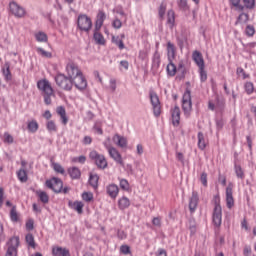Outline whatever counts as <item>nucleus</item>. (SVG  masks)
Masks as SVG:
<instances>
[{
	"label": "nucleus",
	"instance_id": "aec40b11",
	"mask_svg": "<svg viewBox=\"0 0 256 256\" xmlns=\"http://www.w3.org/2000/svg\"><path fill=\"white\" fill-rule=\"evenodd\" d=\"M52 255L53 256H71V253L67 248L54 246L52 247Z\"/></svg>",
	"mask_w": 256,
	"mask_h": 256
},
{
	"label": "nucleus",
	"instance_id": "a19ab883",
	"mask_svg": "<svg viewBox=\"0 0 256 256\" xmlns=\"http://www.w3.org/2000/svg\"><path fill=\"white\" fill-rule=\"evenodd\" d=\"M35 39L39 43H45L47 42V34H45L44 32H38L35 34Z\"/></svg>",
	"mask_w": 256,
	"mask_h": 256
},
{
	"label": "nucleus",
	"instance_id": "cd10ccee",
	"mask_svg": "<svg viewBox=\"0 0 256 256\" xmlns=\"http://www.w3.org/2000/svg\"><path fill=\"white\" fill-rule=\"evenodd\" d=\"M167 25L170 27V29L175 27V11L173 10H169L167 13Z\"/></svg>",
	"mask_w": 256,
	"mask_h": 256
},
{
	"label": "nucleus",
	"instance_id": "37998d69",
	"mask_svg": "<svg viewBox=\"0 0 256 256\" xmlns=\"http://www.w3.org/2000/svg\"><path fill=\"white\" fill-rule=\"evenodd\" d=\"M52 167L56 173H60V175H65V168L61 166L59 163H53Z\"/></svg>",
	"mask_w": 256,
	"mask_h": 256
},
{
	"label": "nucleus",
	"instance_id": "72a5a7b5",
	"mask_svg": "<svg viewBox=\"0 0 256 256\" xmlns=\"http://www.w3.org/2000/svg\"><path fill=\"white\" fill-rule=\"evenodd\" d=\"M36 195L37 197H39L40 201L44 204L49 203V195L47 194V192L43 191V190H38L36 191Z\"/></svg>",
	"mask_w": 256,
	"mask_h": 256
},
{
	"label": "nucleus",
	"instance_id": "09e8293b",
	"mask_svg": "<svg viewBox=\"0 0 256 256\" xmlns=\"http://www.w3.org/2000/svg\"><path fill=\"white\" fill-rule=\"evenodd\" d=\"M236 73L241 79H249V74L245 73V70L241 67L237 68Z\"/></svg>",
	"mask_w": 256,
	"mask_h": 256
},
{
	"label": "nucleus",
	"instance_id": "b1692460",
	"mask_svg": "<svg viewBox=\"0 0 256 256\" xmlns=\"http://www.w3.org/2000/svg\"><path fill=\"white\" fill-rule=\"evenodd\" d=\"M130 206L131 200H129V198H127L126 196L118 200V207L119 209H121V211H124V209H129Z\"/></svg>",
	"mask_w": 256,
	"mask_h": 256
},
{
	"label": "nucleus",
	"instance_id": "f3484780",
	"mask_svg": "<svg viewBox=\"0 0 256 256\" xmlns=\"http://www.w3.org/2000/svg\"><path fill=\"white\" fill-rule=\"evenodd\" d=\"M105 19H107V15L102 10H99L95 22L96 31H100V29L103 27V23H105Z\"/></svg>",
	"mask_w": 256,
	"mask_h": 256
},
{
	"label": "nucleus",
	"instance_id": "a211bd4d",
	"mask_svg": "<svg viewBox=\"0 0 256 256\" xmlns=\"http://www.w3.org/2000/svg\"><path fill=\"white\" fill-rule=\"evenodd\" d=\"M56 113L59 115L62 125H67L69 123V117H67V111L65 110V107L58 106L56 108Z\"/></svg>",
	"mask_w": 256,
	"mask_h": 256
},
{
	"label": "nucleus",
	"instance_id": "0eeeda50",
	"mask_svg": "<svg viewBox=\"0 0 256 256\" xmlns=\"http://www.w3.org/2000/svg\"><path fill=\"white\" fill-rule=\"evenodd\" d=\"M89 157L98 167V169H107V159L103 154H99L97 151L93 150L90 152Z\"/></svg>",
	"mask_w": 256,
	"mask_h": 256
},
{
	"label": "nucleus",
	"instance_id": "20e7f679",
	"mask_svg": "<svg viewBox=\"0 0 256 256\" xmlns=\"http://www.w3.org/2000/svg\"><path fill=\"white\" fill-rule=\"evenodd\" d=\"M46 187L48 189H52L54 193H69V188H63V181L59 178H51L50 180L46 181Z\"/></svg>",
	"mask_w": 256,
	"mask_h": 256
},
{
	"label": "nucleus",
	"instance_id": "4468645a",
	"mask_svg": "<svg viewBox=\"0 0 256 256\" xmlns=\"http://www.w3.org/2000/svg\"><path fill=\"white\" fill-rule=\"evenodd\" d=\"M192 59L194 63L197 65L198 69H203L205 67V60L203 59V54L199 51H194L192 53Z\"/></svg>",
	"mask_w": 256,
	"mask_h": 256
},
{
	"label": "nucleus",
	"instance_id": "e2e57ef3",
	"mask_svg": "<svg viewBox=\"0 0 256 256\" xmlns=\"http://www.w3.org/2000/svg\"><path fill=\"white\" fill-rule=\"evenodd\" d=\"M152 225L155 227H161V217H154L152 220Z\"/></svg>",
	"mask_w": 256,
	"mask_h": 256
},
{
	"label": "nucleus",
	"instance_id": "c03bdc74",
	"mask_svg": "<svg viewBox=\"0 0 256 256\" xmlns=\"http://www.w3.org/2000/svg\"><path fill=\"white\" fill-rule=\"evenodd\" d=\"M82 199L86 203H91V201H93V193H91V192H83L82 193Z\"/></svg>",
	"mask_w": 256,
	"mask_h": 256
},
{
	"label": "nucleus",
	"instance_id": "5fc2aeb1",
	"mask_svg": "<svg viewBox=\"0 0 256 256\" xmlns=\"http://www.w3.org/2000/svg\"><path fill=\"white\" fill-rule=\"evenodd\" d=\"M178 7L182 10V11H189V5H187V0H180L178 2Z\"/></svg>",
	"mask_w": 256,
	"mask_h": 256
},
{
	"label": "nucleus",
	"instance_id": "473e14b6",
	"mask_svg": "<svg viewBox=\"0 0 256 256\" xmlns=\"http://www.w3.org/2000/svg\"><path fill=\"white\" fill-rule=\"evenodd\" d=\"M68 173L71 179H79L81 177V170L77 167H71L68 169Z\"/></svg>",
	"mask_w": 256,
	"mask_h": 256
},
{
	"label": "nucleus",
	"instance_id": "9b49d317",
	"mask_svg": "<svg viewBox=\"0 0 256 256\" xmlns=\"http://www.w3.org/2000/svg\"><path fill=\"white\" fill-rule=\"evenodd\" d=\"M9 7H10V13H12L14 17H17V19H23V17H25L27 13L25 11V8H23L22 6H19V4H17L16 2H10Z\"/></svg>",
	"mask_w": 256,
	"mask_h": 256
},
{
	"label": "nucleus",
	"instance_id": "603ef678",
	"mask_svg": "<svg viewBox=\"0 0 256 256\" xmlns=\"http://www.w3.org/2000/svg\"><path fill=\"white\" fill-rule=\"evenodd\" d=\"M199 73L200 81H202V83H205V81H207V71H205V67L199 68Z\"/></svg>",
	"mask_w": 256,
	"mask_h": 256
},
{
	"label": "nucleus",
	"instance_id": "864d4df0",
	"mask_svg": "<svg viewBox=\"0 0 256 256\" xmlns=\"http://www.w3.org/2000/svg\"><path fill=\"white\" fill-rule=\"evenodd\" d=\"M153 63L156 65V67H159L161 65V55L159 52H155L153 56Z\"/></svg>",
	"mask_w": 256,
	"mask_h": 256
},
{
	"label": "nucleus",
	"instance_id": "79ce46f5",
	"mask_svg": "<svg viewBox=\"0 0 256 256\" xmlns=\"http://www.w3.org/2000/svg\"><path fill=\"white\" fill-rule=\"evenodd\" d=\"M244 89L247 93V95H251L253 91H255V86L253 85L252 82H246L244 85Z\"/></svg>",
	"mask_w": 256,
	"mask_h": 256
},
{
	"label": "nucleus",
	"instance_id": "774afa93",
	"mask_svg": "<svg viewBox=\"0 0 256 256\" xmlns=\"http://www.w3.org/2000/svg\"><path fill=\"white\" fill-rule=\"evenodd\" d=\"M243 253L245 256H251V246H245Z\"/></svg>",
	"mask_w": 256,
	"mask_h": 256
},
{
	"label": "nucleus",
	"instance_id": "f257e3e1",
	"mask_svg": "<svg viewBox=\"0 0 256 256\" xmlns=\"http://www.w3.org/2000/svg\"><path fill=\"white\" fill-rule=\"evenodd\" d=\"M66 73L73 80L76 89H79V91L87 89V79H85L83 72L76 63L69 62L66 65Z\"/></svg>",
	"mask_w": 256,
	"mask_h": 256
},
{
	"label": "nucleus",
	"instance_id": "c9c22d12",
	"mask_svg": "<svg viewBox=\"0 0 256 256\" xmlns=\"http://www.w3.org/2000/svg\"><path fill=\"white\" fill-rule=\"evenodd\" d=\"M89 184L94 189H97L99 187V176L97 174H90Z\"/></svg>",
	"mask_w": 256,
	"mask_h": 256
},
{
	"label": "nucleus",
	"instance_id": "2f4dec72",
	"mask_svg": "<svg viewBox=\"0 0 256 256\" xmlns=\"http://www.w3.org/2000/svg\"><path fill=\"white\" fill-rule=\"evenodd\" d=\"M25 241H26L28 247H31L32 249H35L37 247V243H35V236H33V234L28 233L25 236Z\"/></svg>",
	"mask_w": 256,
	"mask_h": 256
},
{
	"label": "nucleus",
	"instance_id": "5701e85b",
	"mask_svg": "<svg viewBox=\"0 0 256 256\" xmlns=\"http://www.w3.org/2000/svg\"><path fill=\"white\" fill-rule=\"evenodd\" d=\"M198 149H200V151H205L206 147H207V140L205 139V134H203V132H198Z\"/></svg>",
	"mask_w": 256,
	"mask_h": 256
},
{
	"label": "nucleus",
	"instance_id": "4c0bfd02",
	"mask_svg": "<svg viewBox=\"0 0 256 256\" xmlns=\"http://www.w3.org/2000/svg\"><path fill=\"white\" fill-rule=\"evenodd\" d=\"M17 177L19 179V181H21V183H27V171H25V169H20L17 172Z\"/></svg>",
	"mask_w": 256,
	"mask_h": 256
},
{
	"label": "nucleus",
	"instance_id": "dca6fc26",
	"mask_svg": "<svg viewBox=\"0 0 256 256\" xmlns=\"http://www.w3.org/2000/svg\"><path fill=\"white\" fill-rule=\"evenodd\" d=\"M108 153L110 157L116 161V163H119V165H123V158L121 157V153L117 150V148L109 147Z\"/></svg>",
	"mask_w": 256,
	"mask_h": 256
},
{
	"label": "nucleus",
	"instance_id": "9d476101",
	"mask_svg": "<svg viewBox=\"0 0 256 256\" xmlns=\"http://www.w3.org/2000/svg\"><path fill=\"white\" fill-rule=\"evenodd\" d=\"M235 185L233 182H229L228 186L226 187V207L228 209H233L235 207V198H233V189Z\"/></svg>",
	"mask_w": 256,
	"mask_h": 256
},
{
	"label": "nucleus",
	"instance_id": "8fccbe9b",
	"mask_svg": "<svg viewBox=\"0 0 256 256\" xmlns=\"http://www.w3.org/2000/svg\"><path fill=\"white\" fill-rule=\"evenodd\" d=\"M120 188L123 189V191H129V181H127V179H120Z\"/></svg>",
	"mask_w": 256,
	"mask_h": 256
},
{
	"label": "nucleus",
	"instance_id": "c85d7f7f",
	"mask_svg": "<svg viewBox=\"0 0 256 256\" xmlns=\"http://www.w3.org/2000/svg\"><path fill=\"white\" fill-rule=\"evenodd\" d=\"M27 129L30 133H37L39 131V123L37 120H31L27 124Z\"/></svg>",
	"mask_w": 256,
	"mask_h": 256
},
{
	"label": "nucleus",
	"instance_id": "ddd939ff",
	"mask_svg": "<svg viewBox=\"0 0 256 256\" xmlns=\"http://www.w3.org/2000/svg\"><path fill=\"white\" fill-rule=\"evenodd\" d=\"M172 124L174 127H179L181 121V109L179 106H175L171 109Z\"/></svg>",
	"mask_w": 256,
	"mask_h": 256
},
{
	"label": "nucleus",
	"instance_id": "2eb2a0df",
	"mask_svg": "<svg viewBox=\"0 0 256 256\" xmlns=\"http://www.w3.org/2000/svg\"><path fill=\"white\" fill-rule=\"evenodd\" d=\"M106 193L110 199H117V196L119 195V186L116 184H109L106 187Z\"/></svg>",
	"mask_w": 256,
	"mask_h": 256
},
{
	"label": "nucleus",
	"instance_id": "423d86ee",
	"mask_svg": "<svg viewBox=\"0 0 256 256\" xmlns=\"http://www.w3.org/2000/svg\"><path fill=\"white\" fill-rule=\"evenodd\" d=\"M56 85L60 87V89H63L64 91H71L73 89V80L69 78V76H65V74H58L55 77Z\"/></svg>",
	"mask_w": 256,
	"mask_h": 256
},
{
	"label": "nucleus",
	"instance_id": "39448f33",
	"mask_svg": "<svg viewBox=\"0 0 256 256\" xmlns=\"http://www.w3.org/2000/svg\"><path fill=\"white\" fill-rule=\"evenodd\" d=\"M77 27L79 31L89 33L93 27V21L87 14H80L77 18Z\"/></svg>",
	"mask_w": 256,
	"mask_h": 256
},
{
	"label": "nucleus",
	"instance_id": "3c124183",
	"mask_svg": "<svg viewBox=\"0 0 256 256\" xmlns=\"http://www.w3.org/2000/svg\"><path fill=\"white\" fill-rule=\"evenodd\" d=\"M120 253H122V255H131V247H129V245L120 246Z\"/></svg>",
	"mask_w": 256,
	"mask_h": 256
},
{
	"label": "nucleus",
	"instance_id": "de8ad7c7",
	"mask_svg": "<svg viewBox=\"0 0 256 256\" xmlns=\"http://www.w3.org/2000/svg\"><path fill=\"white\" fill-rule=\"evenodd\" d=\"M245 33L247 37H253V35H255V27L253 25H247Z\"/></svg>",
	"mask_w": 256,
	"mask_h": 256
},
{
	"label": "nucleus",
	"instance_id": "1a4fd4ad",
	"mask_svg": "<svg viewBox=\"0 0 256 256\" xmlns=\"http://www.w3.org/2000/svg\"><path fill=\"white\" fill-rule=\"evenodd\" d=\"M8 248L5 256H17V249L19 247V236L10 238L7 243Z\"/></svg>",
	"mask_w": 256,
	"mask_h": 256
},
{
	"label": "nucleus",
	"instance_id": "f03ea898",
	"mask_svg": "<svg viewBox=\"0 0 256 256\" xmlns=\"http://www.w3.org/2000/svg\"><path fill=\"white\" fill-rule=\"evenodd\" d=\"M37 89L42 93L45 105H51L53 102L51 97H55V89H53L50 81L46 78L40 79L37 82Z\"/></svg>",
	"mask_w": 256,
	"mask_h": 256
},
{
	"label": "nucleus",
	"instance_id": "7ed1b4c3",
	"mask_svg": "<svg viewBox=\"0 0 256 256\" xmlns=\"http://www.w3.org/2000/svg\"><path fill=\"white\" fill-rule=\"evenodd\" d=\"M222 221H223V208H221V200L217 198V200H215V205L212 213V223L214 227L219 229V227H221Z\"/></svg>",
	"mask_w": 256,
	"mask_h": 256
},
{
	"label": "nucleus",
	"instance_id": "49530a36",
	"mask_svg": "<svg viewBox=\"0 0 256 256\" xmlns=\"http://www.w3.org/2000/svg\"><path fill=\"white\" fill-rule=\"evenodd\" d=\"M244 9H255V0H242Z\"/></svg>",
	"mask_w": 256,
	"mask_h": 256
},
{
	"label": "nucleus",
	"instance_id": "338daca9",
	"mask_svg": "<svg viewBox=\"0 0 256 256\" xmlns=\"http://www.w3.org/2000/svg\"><path fill=\"white\" fill-rule=\"evenodd\" d=\"M42 117H44V119H47V121H51V117H53V114H51V111L46 110L43 113Z\"/></svg>",
	"mask_w": 256,
	"mask_h": 256
},
{
	"label": "nucleus",
	"instance_id": "58836bf2",
	"mask_svg": "<svg viewBox=\"0 0 256 256\" xmlns=\"http://www.w3.org/2000/svg\"><path fill=\"white\" fill-rule=\"evenodd\" d=\"M234 171L236 173V176L238 179H245V172L243 171V168L241 165H235Z\"/></svg>",
	"mask_w": 256,
	"mask_h": 256
},
{
	"label": "nucleus",
	"instance_id": "f8f14e48",
	"mask_svg": "<svg viewBox=\"0 0 256 256\" xmlns=\"http://www.w3.org/2000/svg\"><path fill=\"white\" fill-rule=\"evenodd\" d=\"M150 101L153 107V113L155 117H159L161 115V102L159 101V96H157V93H150Z\"/></svg>",
	"mask_w": 256,
	"mask_h": 256
},
{
	"label": "nucleus",
	"instance_id": "412c9836",
	"mask_svg": "<svg viewBox=\"0 0 256 256\" xmlns=\"http://www.w3.org/2000/svg\"><path fill=\"white\" fill-rule=\"evenodd\" d=\"M113 142L116 143V145H118V147H121L122 149H124V147H127V138L119 134L114 135Z\"/></svg>",
	"mask_w": 256,
	"mask_h": 256
},
{
	"label": "nucleus",
	"instance_id": "393cba45",
	"mask_svg": "<svg viewBox=\"0 0 256 256\" xmlns=\"http://www.w3.org/2000/svg\"><path fill=\"white\" fill-rule=\"evenodd\" d=\"M167 57L170 62L175 59V45L171 42L167 43Z\"/></svg>",
	"mask_w": 256,
	"mask_h": 256
},
{
	"label": "nucleus",
	"instance_id": "a878e982",
	"mask_svg": "<svg viewBox=\"0 0 256 256\" xmlns=\"http://www.w3.org/2000/svg\"><path fill=\"white\" fill-rule=\"evenodd\" d=\"M93 37L97 45H105L107 43V41L105 40V37L103 36V34H101V32H99V30H96L94 32Z\"/></svg>",
	"mask_w": 256,
	"mask_h": 256
},
{
	"label": "nucleus",
	"instance_id": "0e129e2a",
	"mask_svg": "<svg viewBox=\"0 0 256 256\" xmlns=\"http://www.w3.org/2000/svg\"><path fill=\"white\" fill-rule=\"evenodd\" d=\"M200 181L204 187H207V173L203 172L201 174Z\"/></svg>",
	"mask_w": 256,
	"mask_h": 256
},
{
	"label": "nucleus",
	"instance_id": "680f3d73",
	"mask_svg": "<svg viewBox=\"0 0 256 256\" xmlns=\"http://www.w3.org/2000/svg\"><path fill=\"white\" fill-rule=\"evenodd\" d=\"M117 237H118V239L123 241V239H127V233L123 230H118Z\"/></svg>",
	"mask_w": 256,
	"mask_h": 256
},
{
	"label": "nucleus",
	"instance_id": "ea45409f",
	"mask_svg": "<svg viewBox=\"0 0 256 256\" xmlns=\"http://www.w3.org/2000/svg\"><path fill=\"white\" fill-rule=\"evenodd\" d=\"M38 55H40L41 57H45L46 59H51V57H53V54L49 51H46L43 48H37L36 49Z\"/></svg>",
	"mask_w": 256,
	"mask_h": 256
},
{
	"label": "nucleus",
	"instance_id": "bb28decb",
	"mask_svg": "<svg viewBox=\"0 0 256 256\" xmlns=\"http://www.w3.org/2000/svg\"><path fill=\"white\" fill-rule=\"evenodd\" d=\"M166 71L169 77H175V75H177V66L173 64V61H169Z\"/></svg>",
	"mask_w": 256,
	"mask_h": 256
},
{
	"label": "nucleus",
	"instance_id": "e433bc0d",
	"mask_svg": "<svg viewBox=\"0 0 256 256\" xmlns=\"http://www.w3.org/2000/svg\"><path fill=\"white\" fill-rule=\"evenodd\" d=\"M230 5L235 7L236 11H245V6L241 5V0H229Z\"/></svg>",
	"mask_w": 256,
	"mask_h": 256
},
{
	"label": "nucleus",
	"instance_id": "69168bd1",
	"mask_svg": "<svg viewBox=\"0 0 256 256\" xmlns=\"http://www.w3.org/2000/svg\"><path fill=\"white\" fill-rule=\"evenodd\" d=\"M26 229H27V231H33V229H34V222H33V220H28L26 222Z\"/></svg>",
	"mask_w": 256,
	"mask_h": 256
},
{
	"label": "nucleus",
	"instance_id": "a18cd8bd",
	"mask_svg": "<svg viewBox=\"0 0 256 256\" xmlns=\"http://www.w3.org/2000/svg\"><path fill=\"white\" fill-rule=\"evenodd\" d=\"M10 219L14 223H17V221H19V215L17 214V210L15 209V207H13L10 211Z\"/></svg>",
	"mask_w": 256,
	"mask_h": 256
},
{
	"label": "nucleus",
	"instance_id": "13d9d810",
	"mask_svg": "<svg viewBox=\"0 0 256 256\" xmlns=\"http://www.w3.org/2000/svg\"><path fill=\"white\" fill-rule=\"evenodd\" d=\"M112 27H114V29H121V27H123V23L121 22V20L119 19H115L113 22H112Z\"/></svg>",
	"mask_w": 256,
	"mask_h": 256
},
{
	"label": "nucleus",
	"instance_id": "6e6552de",
	"mask_svg": "<svg viewBox=\"0 0 256 256\" xmlns=\"http://www.w3.org/2000/svg\"><path fill=\"white\" fill-rule=\"evenodd\" d=\"M182 109L186 117H189L193 110V103L191 102V92L187 90L182 97Z\"/></svg>",
	"mask_w": 256,
	"mask_h": 256
},
{
	"label": "nucleus",
	"instance_id": "7c9ffc66",
	"mask_svg": "<svg viewBox=\"0 0 256 256\" xmlns=\"http://www.w3.org/2000/svg\"><path fill=\"white\" fill-rule=\"evenodd\" d=\"M112 43L120 49V51H123L125 49V43L123 42V39H121L119 36H112Z\"/></svg>",
	"mask_w": 256,
	"mask_h": 256
},
{
	"label": "nucleus",
	"instance_id": "4be33fe9",
	"mask_svg": "<svg viewBox=\"0 0 256 256\" xmlns=\"http://www.w3.org/2000/svg\"><path fill=\"white\" fill-rule=\"evenodd\" d=\"M197 205H199V196L196 193H193L189 201V209L191 213H194L195 209H197Z\"/></svg>",
	"mask_w": 256,
	"mask_h": 256
},
{
	"label": "nucleus",
	"instance_id": "6e6d98bb",
	"mask_svg": "<svg viewBox=\"0 0 256 256\" xmlns=\"http://www.w3.org/2000/svg\"><path fill=\"white\" fill-rule=\"evenodd\" d=\"M2 73L7 81H11V70L9 69V65H6V68L2 70Z\"/></svg>",
	"mask_w": 256,
	"mask_h": 256
},
{
	"label": "nucleus",
	"instance_id": "6ab92c4d",
	"mask_svg": "<svg viewBox=\"0 0 256 256\" xmlns=\"http://www.w3.org/2000/svg\"><path fill=\"white\" fill-rule=\"evenodd\" d=\"M68 205L69 208L76 211L78 215H83V207H85V204L82 201H70Z\"/></svg>",
	"mask_w": 256,
	"mask_h": 256
},
{
	"label": "nucleus",
	"instance_id": "4d7b16f0",
	"mask_svg": "<svg viewBox=\"0 0 256 256\" xmlns=\"http://www.w3.org/2000/svg\"><path fill=\"white\" fill-rule=\"evenodd\" d=\"M109 89L112 93H115V91L117 90V80L115 78L110 79L109 82Z\"/></svg>",
	"mask_w": 256,
	"mask_h": 256
},
{
	"label": "nucleus",
	"instance_id": "052dcab7",
	"mask_svg": "<svg viewBox=\"0 0 256 256\" xmlns=\"http://www.w3.org/2000/svg\"><path fill=\"white\" fill-rule=\"evenodd\" d=\"M4 143H13V136L8 132L4 133Z\"/></svg>",
	"mask_w": 256,
	"mask_h": 256
},
{
	"label": "nucleus",
	"instance_id": "bf43d9fd",
	"mask_svg": "<svg viewBox=\"0 0 256 256\" xmlns=\"http://www.w3.org/2000/svg\"><path fill=\"white\" fill-rule=\"evenodd\" d=\"M165 11H167V6H165L164 4H161L159 7V17L161 19H163V17H165Z\"/></svg>",
	"mask_w": 256,
	"mask_h": 256
},
{
	"label": "nucleus",
	"instance_id": "f704fd0d",
	"mask_svg": "<svg viewBox=\"0 0 256 256\" xmlns=\"http://www.w3.org/2000/svg\"><path fill=\"white\" fill-rule=\"evenodd\" d=\"M248 21H249V14L242 12L238 16V18H237V20L235 22V25H243V24L247 23Z\"/></svg>",
	"mask_w": 256,
	"mask_h": 256
},
{
	"label": "nucleus",
	"instance_id": "c756f323",
	"mask_svg": "<svg viewBox=\"0 0 256 256\" xmlns=\"http://www.w3.org/2000/svg\"><path fill=\"white\" fill-rule=\"evenodd\" d=\"M46 129L49 133H57L59 128L57 127V123L54 120H48L46 122Z\"/></svg>",
	"mask_w": 256,
	"mask_h": 256
}]
</instances>
